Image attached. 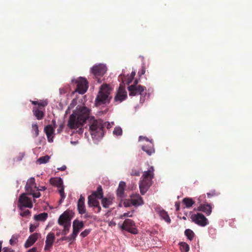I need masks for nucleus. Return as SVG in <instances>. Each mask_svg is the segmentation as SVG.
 Listing matches in <instances>:
<instances>
[{"instance_id": "obj_50", "label": "nucleus", "mask_w": 252, "mask_h": 252, "mask_svg": "<svg viewBox=\"0 0 252 252\" xmlns=\"http://www.w3.org/2000/svg\"><path fill=\"white\" fill-rule=\"evenodd\" d=\"M85 202V198L81 195L77 203H83Z\"/></svg>"}, {"instance_id": "obj_2", "label": "nucleus", "mask_w": 252, "mask_h": 252, "mask_svg": "<svg viewBox=\"0 0 252 252\" xmlns=\"http://www.w3.org/2000/svg\"><path fill=\"white\" fill-rule=\"evenodd\" d=\"M112 91V88L110 85L106 84L102 85L95 100V105L99 106L109 103L111 98L110 94Z\"/></svg>"}, {"instance_id": "obj_13", "label": "nucleus", "mask_w": 252, "mask_h": 252, "mask_svg": "<svg viewBox=\"0 0 252 252\" xmlns=\"http://www.w3.org/2000/svg\"><path fill=\"white\" fill-rule=\"evenodd\" d=\"M127 97V92L123 84H121L114 97L116 102L121 103Z\"/></svg>"}, {"instance_id": "obj_22", "label": "nucleus", "mask_w": 252, "mask_h": 252, "mask_svg": "<svg viewBox=\"0 0 252 252\" xmlns=\"http://www.w3.org/2000/svg\"><path fill=\"white\" fill-rule=\"evenodd\" d=\"M212 207L210 204H202L200 205L197 210L204 213L207 216H209L212 213Z\"/></svg>"}, {"instance_id": "obj_49", "label": "nucleus", "mask_w": 252, "mask_h": 252, "mask_svg": "<svg viewBox=\"0 0 252 252\" xmlns=\"http://www.w3.org/2000/svg\"><path fill=\"white\" fill-rule=\"evenodd\" d=\"M207 196L208 198H210L212 196L216 195V193L215 192V191H212L211 192H208L207 193Z\"/></svg>"}, {"instance_id": "obj_16", "label": "nucleus", "mask_w": 252, "mask_h": 252, "mask_svg": "<svg viewBox=\"0 0 252 252\" xmlns=\"http://www.w3.org/2000/svg\"><path fill=\"white\" fill-rule=\"evenodd\" d=\"M40 235V234L38 233H34L28 237L24 244L25 247L26 248H28L33 245V244L37 241Z\"/></svg>"}, {"instance_id": "obj_4", "label": "nucleus", "mask_w": 252, "mask_h": 252, "mask_svg": "<svg viewBox=\"0 0 252 252\" xmlns=\"http://www.w3.org/2000/svg\"><path fill=\"white\" fill-rule=\"evenodd\" d=\"M138 82L135 80L134 84L128 87L130 96H135L140 95V102L143 103L146 98L149 97V94L146 93V88L141 85H137Z\"/></svg>"}, {"instance_id": "obj_55", "label": "nucleus", "mask_w": 252, "mask_h": 252, "mask_svg": "<svg viewBox=\"0 0 252 252\" xmlns=\"http://www.w3.org/2000/svg\"><path fill=\"white\" fill-rule=\"evenodd\" d=\"M60 92L61 94H64L66 91L64 88H61L60 89Z\"/></svg>"}, {"instance_id": "obj_39", "label": "nucleus", "mask_w": 252, "mask_h": 252, "mask_svg": "<svg viewBox=\"0 0 252 252\" xmlns=\"http://www.w3.org/2000/svg\"><path fill=\"white\" fill-rule=\"evenodd\" d=\"M133 211L125 213L123 215L120 216V218L121 219H123L125 217H132L133 216Z\"/></svg>"}, {"instance_id": "obj_63", "label": "nucleus", "mask_w": 252, "mask_h": 252, "mask_svg": "<svg viewBox=\"0 0 252 252\" xmlns=\"http://www.w3.org/2000/svg\"><path fill=\"white\" fill-rule=\"evenodd\" d=\"M52 122H53V123H55V121L53 120V121H52Z\"/></svg>"}, {"instance_id": "obj_23", "label": "nucleus", "mask_w": 252, "mask_h": 252, "mask_svg": "<svg viewBox=\"0 0 252 252\" xmlns=\"http://www.w3.org/2000/svg\"><path fill=\"white\" fill-rule=\"evenodd\" d=\"M88 205L89 207H96L98 209V212L101 210L99 205V201L96 199V198L92 196V195L88 196Z\"/></svg>"}, {"instance_id": "obj_54", "label": "nucleus", "mask_w": 252, "mask_h": 252, "mask_svg": "<svg viewBox=\"0 0 252 252\" xmlns=\"http://www.w3.org/2000/svg\"><path fill=\"white\" fill-rule=\"evenodd\" d=\"M27 252H37V248L33 247L31 249L29 250Z\"/></svg>"}, {"instance_id": "obj_56", "label": "nucleus", "mask_w": 252, "mask_h": 252, "mask_svg": "<svg viewBox=\"0 0 252 252\" xmlns=\"http://www.w3.org/2000/svg\"><path fill=\"white\" fill-rule=\"evenodd\" d=\"M145 73V69L144 67H143L141 71V72L139 73H140V75H143Z\"/></svg>"}, {"instance_id": "obj_27", "label": "nucleus", "mask_w": 252, "mask_h": 252, "mask_svg": "<svg viewBox=\"0 0 252 252\" xmlns=\"http://www.w3.org/2000/svg\"><path fill=\"white\" fill-rule=\"evenodd\" d=\"M33 113L34 116H35L38 120L42 119L44 115L43 111L38 109H34L33 110Z\"/></svg>"}, {"instance_id": "obj_21", "label": "nucleus", "mask_w": 252, "mask_h": 252, "mask_svg": "<svg viewBox=\"0 0 252 252\" xmlns=\"http://www.w3.org/2000/svg\"><path fill=\"white\" fill-rule=\"evenodd\" d=\"M114 200V197L113 195H108L105 197H103L101 199V204L105 208H109L113 203Z\"/></svg>"}, {"instance_id": "obj_37", "label": "nucleus", "mask_w": 252, "mask_h": 252, "mask_svg": "<svg viewBox=\"0 0 252 252\" xmlns=\"http://www.w3.org/2000/svg\"><path fill=\"white\" fill-rule=\"evenodd\" d=\"M29 194L32 195L33 197L36 198H39L41 195L39 191H36V189H34Z\"/></svg>"}, {"instance_id": "obj_38", "label": "nucleus", "mask_w": 252, "mask_h": 252, "mask_svg": "<svg viewBox=\"0 0 252 252\" xmlns=\"http://www.w3.org/2000/svg\"><path fill=\"white\" fill-rule=\"evenodd\" d=\"M133 79V78H132V76H130V75H128L125 78V80H122V83H126L127 85H129L132 81Z\"/></svg>"}, {"instance_id": "obj_11", "label": "nucleus", "mask_w": 252, "mask_h": 252, "mask_svg": "<svg viewBox=\"0 0 252 252\" xmlns=\"http://www.w3.org/2000/svg\"><path fill=\"white\" fill-rule=\"evenodd\" d=\"M18 207L20 210H22L23 207H27L32 208V203L31 200L26 196V193H22L19 198Z\"/></svg>"}, {"instance_id": "obj_19", "label": "nucleus", "mask_w": 252, "mask_h": 252, "mask_svg": "<svg viewBox=\"0 0 252 252\" xmlns=\"http://www.w3.org/2000/svg\"><path fill=\"white\" fill-rule=\"evenodd\" d=\"M36 186L35 183V179L33 177H31L28 180L25 186V189L29 194L34 189H36Z\"/></svg>"}, {"instance_id": "obj_60", "label": "nucleus", "mask_w": 252, "mask_h": 252, "mask_svg": "<svg viewBox=\"0 0 252 252\" xmlns=\"http://www.w3.org/2000/svg\"><path fill=\"white\" fill-rule=\"evenodd\" d=\"M32 103L33 104H38V102L37 101H32Z\"/></svg>"}, {"instance_id": "obj_51", "label": "nucleus", "mask_w": 252, "mask_h": 252, "mask_svg": "<svg viewBox=\"0 0 252 252\" xmlns=\"http://www.w3.org/2000/svg\"><path fill=\"white\" fill-rule=\"evenodd\" d=\"M63 128V124H61L60 125L59 128L57 129V132L58 133H61Z\"/></svg>"}, {"instance_id": "obj_44", "label": "nucleus", "mask_w": 252, "mask_h": 252, "mask_svg": "<svg viewBox=\"0 0 252 252\" xmlns=\"http://www.w3.org/2000/svg\"><path fill=\"white\" fill-rule=\"evenodd\" d=\"M124 206L126 207L132 206L130 202V198L128 200H125L123 203Z\"/></svg>"}, {"instance_id": "obj_15", "label": "nucleus", "mask_w": 252, "mask_h": 252, "mask_svg": "<svg viewBox=\"0 0 252 252\" xmlns=\"http://www.w3.org/2000/svg\"><path fill=\"white\" fill-rule=\"evenodd\" d=\"M130 202L132 206L138 207L144 204L142 198L138 194H133L130 195Z\"/></svg>"}, {"instance_id": "obj_24", "label": "nucleus", "mask_w": 252, "mask_h": 252, "mask_svg": "<svg viewBox=\"0 0 252 252\" xmlns=\"http://www.w3.org/2000/svg\"><path fill=\"white\" fill-rule=\"evenodd\" d=\"M126 186V183L124 181H121L119 183V186L117 190V195L118 197L122 198L125 197L124 192Z\"/></svg>"}, {"instance_id": "obj_64", "label": "nucleus", "mask_w": 252, "mask_h": 252, "mask_svg": "<svg viewBox=\"0 0 252 252\" xmlns=\"http://www.w3.org/2000/svg\"><path fill=\"white\" fill-rule=\"evenodd\" d=\"M74 79H72V80H71V81H72V82H74Z\"/></svg>"}, {"instance_id": "obj_52", "label": "nucleus", "mask_w": 252, "mask_h": 252, "mask_svg": "<svg viewBox=\"0 0 252 252\" xmlns=\"http://www.w3.org/2000/svg\"><path fill=\"white\" fill-rule=\"evenodd\" d=\"M24 157V153H20L19 156L17 158V160L18 161H21L23 159Z\"/></svg>"}, {"instance_id": "obj_5", "label": "nucleus", "mask_w": 252, "mask_h": 252, "mask_svg": "<svg viewBox=\"0 0 252 252\" xmlns=\"http://www.w3.org/2000/svg\"><path fill=\"white\" fill-rule=\"evenodd\" d=\"M58 223L63 227L62 235H66L71 226V218L68 212L65 211L60 216Z\"/></svg>"}, {"instance_id": "obj_46", "label": "nucleus", "mask_w": 252, "mask_h": 252, "mask_svg": "<svg viewBox=\"0 0 252 252\" xmlns=\"http://www.w3.org/2000/svg\"><path fill=\"white\" fill-rule=\"evenodd\" d=\"M47 104H48V102L47 100L41 101V102H38V105L42 106L43 107L46 106Z\"/></svg>"}, {"instance_id": "obj_48", "label": "nucleus", "mask_w": 252, "mask_h": 252, "mask_svg": "<svg viewBox=\"0 0 252 252\" xmlns=\"http://www.w3.org/2000/svg\"><path fill=\"white\" fill-rule=\"evenodd\" d=\"M62 240L63 241H64V240H68L69 241H72V240L71 239V237H70V236H64V237H63L61 238Z\"/></svg>"}, {"instance_id": "obj_57", "label": "nucleus", "mask_w": 252, "mask_h": 252, "mask_svg": "<svg viewBox=\"0 0 252 252\" xmlns=\"http://www.w3.org/2000/svg\"><path fill=\"white\" fill-rule=\"evenodd\" d=\"M135 75V71H132L130 76H132V78H134Z\"/></svg>"}, {"instance_id": "obj_18", "label": "nucleus", "mask_w": 252, "mask_h": 252, "mask_svg": "<svg viewBox=\"0 0 252 252\" xmlns=\"http://www.w3.org/2000/svg\"><path fill=\"white\" fill-rule=\"evenodd\" d=\"M55 239V237L53 233L50 232L47 234L45 240V250H48L52 248Z\"/></svg>"}, {"instance_id": "obj_9", "label": "nucleus", "mask_w": 252, "mask_h": 252, "mask_svg": "<svg viewBox=\"0 0 252 252\" xmlns=\"http://www.w3.org/2000/svg\"><path fill=\"white\" fill-rule=\"evenodd\" d=\"M191 219L193 222L202 227H204L209 224L208 219L203 214L199 213L192 215L191 216Z\"/></svg>"}, {"instance_id": "obj_53", "label": "nucleus", "mask_w": 252, "mask_h": 252, "mask_svg": "<svg viewBox=\"0 0 252 252\" xmlns=\"http://www.w3.org/2000/svg\"><path fill=\"white\" fill-rule=\"evenodd\" d=\"M66 169V166L65 165H63L62 167L58 168V170L60 171H64Z\"/></svg>"}, {"instance_id": "obj_20", "label": "nucleus", "mask_w": 252, "mask_h": 252, "mask_svg": "<svg viewBox=\"0 0 252 252\" xmlns=\"http://www.w3.org/2000/svg\"><path fill=\"white\" fill-rule=\"evenodd\" d=\"M156 211L159 215L161 219L168 223H170L171 220L167 212L161 208H157Z\"/></svg>"}, {"instance_id": "obj_33", "label": "nucleus", "mask_w": 252, "mask_h": 252, "mask_svg": "<svg viewBox=\"0 0 252 252\" xmlns=\"http://www.w3.org/2000/svg\"><path fill=\"white\" fill-rule=\"evenodd\" d=\"M19 237V235L17 234H13L12 236L11 239L9 240V244L11 246H13L15 245L17 242L18 238Z\"/></svg>"}, {"instance_id": "obj_17", "label": "nucleus", "mask_w": 252, "mask_h": 252, "mask_svg": "<svg viewBox=\"0 0 252 252\" xmlns=\"http://www.w3.org/2000/svg\"><path fill=\"white\" fill-rule=\"evenodd\" d=\"M44 131L46 134L49 142H53L54 136L55 127L51 125H48L44 127Z\"/></svg>"}, {"instance_id": "obj_1", "label": "nucleus", "mask_w": 252, "mask_h": 252, "mask_svg": "<svg viewBox=\"0 0 252 252\" xmlns=\"http://www.w3.org/2000/svg\"><path fill=\"white\" fill-rule=\"evenodd\" d=\"M91 109L84 106H77L68 121V126L71 129L78 128V133L83 132V126L87 122H89V130L92 137L94 140L101 139L104 135V127L106 126L110 128L114 125V122H104L102 120L95 119L94 116H90Z\"/></svg>"}, {"instance_id": "obj_12", "label": "nucleus", "mask_w": 252, "mask_h": 252, "mask_svg": "<svg viewBox=\"0 0 252 252\" xmlns=\"http://www.w3.org/2000/svg\"><path fill=\"white\" fill-rule=\"evenodd\" d=\"M122 228L134 234L138 233V230L135 228V223L131 219H126L122 225Z\"/></svg>"}, {"instance_id": "obj_29", "label": "nucleus", "mask_w": 252, "mask_h": 252, "mask_svg": "<svg viewBox=\"0 0 252 252\" xmlns=\"http://www.w3.org/2000/svg\"><path fill=\"white\" fill-rule=\"evenodd\" d=\"M77 209L80 214H84L86 212L85 202L77 203Z\"/></svg>"}, {"instance_id": "obj_35", "label": "nucleus", "mask_w": 252, "mask_h": 252, "mask_svg": "<svg viewBox=\"0 0 252 252\" xmlns=\"http://www.w3.org/2000/svg\"><path fill=\"white\" fill-rule=\"evenodd\" d=\"M123 130L120 126H116L115 127L113 133L115 136H121L122 135Z\"/></svg>"}, {"instance_id": "obj_42", "label": "nucleus", "mask_w": 252, "mask_h": 252, "mask_svg": "<svg viewBox=\"0 0 252 252\" xmlns=\"http://www.w3.org/2000/svg\"><path fill=\"white\" fill-rule=\"evenodd\" d=\"M31 212L29 210H26L20 213V215L22 217H26L30 215Z\"/></svg>"}, {"instance_id": "obj_41", "label": "nucleus", "mask_w": 252, "mask_h": 252, "mask_svg": "<svg viewBox=\"0 0 252 252\" xmlns=\"http://www.w3.org/2000/svg\"><path fill=\"white\" fill-rule=\"evenodd\" d=\"M38 226V224L34 223V224H31L30 225L29 230L31 233L33 232L36 228Z\"/></svg>"}, {"instance_id": "obj_26", "label": "nucleus", "mask_w": 252, "mask_h": 252, "mask_svg": "<svg viewBox=\"0 0 252 252\" xmlns=\"http://www.w3.org/2000/svg\"><path fill=\"white\" fill-rule=\"evenodd\" d=\"M47 217L48 214L44 212L38 215H35L33 217V219L36 221H45L47 220Z\"/></svg>"}, {"instance_id": "obj_45", "label": "nucleus", "mask_w": 252, "mask_h": 252, "mask_svg": "<svg viewBox=\"0 0 252 252\" xmlns=\"http://www.w3.org/2000/svg\"><path fill=\"white\" fill-rule=\"evenodd\" d=\"M2 252H14V251L8 247H4L2 249Z\"/></svg>"}, {"instance_id": "obj_8", "label": "nucleus", "mask_w": 252, "mask_h": 252, "mask_svg": "<svg viewBox=\"0 0 252 252\" xmlns=\"http://www.w3.org/2000/svg\"><path fill=\"white\" fill-rule=\"evenodd\" d=\"M145 140L147 142V144L143 145L142 149L145 152L147 155L151 156L155 152L154 144L152 140H150L147 137L143 136L139 137V141Z\"/></svg>"}, {"instance_id": "obj_6", "label": "nucleus", "mask_w": 252, "mask_h": 252, "mask_svg": "<svg viewBox=\"0 0 252 252\" xmlns=\"http://www.w3.org/2000/svg\"><path fill=\"white\" fill-rule=\"evenodd\" d=\"M49 182L51 185L58 189L59 192L61 195L59 203L60 204L62 203L66 196L64 192V186L63 185V180L62 178L61 177L51 178L50 179Z\"/></svg>"}, {"instance_id": "obj_61", "label": "nucleus", "mask_w": 252, "mask_h": 252, "mask_svg": "<svg viewBox=\"0 0 252 252\" xmlns=\"http://www.w3.org/2000/svg\"><path fill=\"white\" fill-rule=\"evenodd\" d=\"M122 79V80L123 79V77H122V74H120V75L119 77V79Z\"/></svg>"}, {"instance_id": "obj_3", "label": "nucleus", "mask_w": 252, "mask_h": 252, "mask_svg": "<svg viewBox=\"0 0 252 252\" xmlns=\"http://www.w3.org/2000/svg\"><path fill=\"white\" fill-rule=\"evenodd\" d=\"M154 168L150 167L147 171L144 172L139 183V189L141 193L144 194L152 184V180L154 176Z\"/></svg>"}, {"instance_id": "obj_62", "label": "nucleus", "mask_w": 252, "mask_h": 252, "mask_svg": "<svg viewBox=\"0 0 252 252\" xmlns=\"http://www.w3.org/2000/svg\"><path fill=\"white\" fill-rule=\"evenodd\" d=\"M56 234H57V236H59L60 235V233L59 232V233H57Z\"/></svg>"}, {"instance_id": "obj_40", "label": "nucleus", "mask_w": 252, "mask_h": 252, "mask_svg": "<svg viewBox=\"0 0 252 252\" xmlns=\"http://www.w3.org/2000/svg\"><path fill=\"white\" fill-rule=\"evenodd\" d=\"M141 170L140 169H132V171L130 173V175L131 176H139L141 173Z\"/></svg>"}, {"instance_id": "obj_31", "label": "nucleus", "mask_w": 252, "mask_h": 252, "mask_svg": "<svg viewBox=\"0 0 252 252\" xmlns=\"http://www.w3.org/2000/svg\"><path fill=\"white\" fill-rule=\"evenodd\" d=\"M49 159L50 157L49 156L46 155L39 158L37 159V162L40 164L46 163L49 161Z\"/></svg>"}, {"instance_id": "obj_34", "label": "nucleus", "mask_w": 252, "mask_h": 252, "mask_svg": "<svg viewBox=\"0 0 252 252\" xmlns=\"http://www.w3.org/2000/svg\"><path fill=\"white\" fill-rule=\"evenodd\" d=\"M77 104V100L76 99H73L70 104L68 105L67 109L65 111L66 114H68L70 113V111L71 109H72Z\"/></svg>"}, {"instance_id": "obj_59", "label": "nucleus", "mask_w": 252, "mask_h": 252, "mask_svg": "<svg viewBox=\"0 0 252 252\" xmlns=\"http://www.w3.org/2000/svg\"><path fill=\"white\" fill-rule=\"evenodd\" d=\"M176 210H179V205H178L177 203L176 204Z\"/></svg>"}, {"instance_id": "obj_7", "label": "nucleus", "mask_w": 252, "mask_h": 252, "mask_svg": "<svg viewBox=\"0 0 252 252\" xmlns=\"http://www.w3.org/2000/svg\"><path fill=\"white\" fill-rule=\"evenodd\" d=\"M107 69L106 65L102 63L95 64L91 68V72L97 79L98 83L101 82L100 78L106 72Z\"/></svg>"}, {"instance_id": "obj_32", "label": "nucleus", "mask_w": 252, "mask_h": 252, "mask_svg": "<svg viewBox=\"0 0 252 252\" xmlns=\"http://www.w3.org/2000/svg\"><path fill=\"white\" fill-rule=\"evenodd\" d=\"M185 234L188 239L191 241L194 236V232L190 229H186L185 231Z\"/></svg>"}, {"instance_id": "obj_36", "label": "nucleus", "mask_w": 252, "mask_h": 252, "mask_svg": "<svg viewBox=\"0 0 252 252\" xmlns=\"http://www.w3.org/2000/svg\"><path fill=\"white\" fill-rule=\"evenodd\" d=\"M32 132L34 133V137H37L39 134L38 126L37 124H32Z\"/></svg>"}, {"instance_id": "obj_28", "label": "nucleus", "mask_w": 252, "mask_h": 252, "mask_svg": "<svg viewBox=\"0 0 252 252\" xmlns=\"http://www.w3.org/2000/svg\"><path fill=\"white\" fill-rule=\"evenodd\" d=\"M180 250L182 252H188L189 250V245L184 242L179 243Z\"/></svg>"}, {"instance_id": "obj_47", "label": "nucleus", "mask_w": 252, "mask_h": 252, "mask_svg": "<svg viewBox=\"0 0 252 252\" xmlns=\"http://www.w3.org/2000/svg\"><path fill=\"white\" fill-rule=\"evenodd\" d=\"M36 191H44L46 189V188L44 186H42L40 187H36Z\"/></svg>"}, {"instance_id": "obj_25", "label": "nucleus", "mask_w": 252, "mask_h": 252, "mask_svg": "<svg viewBox=\"0 0 252 252\" xmlns=\"http://www.w3.org/2000/svg\"><path fill=\"white\" fill-rule=\"evenodd\" d=\"M91 195L97 199H101L103 197V193L101 186L100 185L98 186L96 190L93 191Z\"/></svg>"}, {"instance_id": "obj_14", "label": "nucleus", "mask_w": 252, "mask_h": 252, "mask_svg": "<svg viewBox=\"0 0 252 252\" xmlns=\"http://www.w3.org/2000/svg\"><path fill=\"white\" fill-rule=\"evenodd\" d=\"M84 226L83 223L77 220H74L73 222V232L69 236L72 240L75 239L80 229Z\"/></svg>"}, {"instance_id": "obj_30", "label": "nucleus", "mask_w": 252, "mask_h": 252, "mask_svg": "<svg viewBox=\"0 0 252 252\" xmlns=\"http://www.w3.org/2000/svg\"><path fill=\"white\" fill-rule=\"evenodd\" d=\"M183 203L185 205L186 207L188 208H190L192 206L194 203L192 199L189 198H185L183 200Z\"/></svg>"}, {"instance_id": "obj_43", "label": "nucleus", "mask_w": 252, "mask_h": 252, "mask_svg": "<svg viewBox=\"0 0 252 252\" xmlns=\"http://www.w3.org/2000/svg\"><path fill=\"white\" fill-rule=\"evenodd\" d=\"M90 232V231L88 229H86L81 233V236L83 238L86 237Z\"/></svg>"}, {"instance_id": "obj_58", "label": "nucleus", "mask_w": 252, "mask_h": 252, "mask_svg": "<svg viewBox=\"0 0 252 252\" xmlns=\"http://www.w3.org/2000/svg\"><path fill=\"white\" fill-rule=\"evenodd\" d=\"M2 241H0V252H1Z\"/></svg>"}, {"instance_id": "obj_10", "label": "nucleus", "mask_w": 252, "mask_h": 252, "mask_svg": "<svg viewBox=\"0 0 252 252\" xmlns=\"http://www.w3.org/2000/svg\"><path fill=\"white\" fill-rule=\"evenodd\" d=\"M77 84V87L75 92L80 94H85L88 88V83L85 78L80 77L78 80L75 81Z\"/></svg>"}]
</instances>
